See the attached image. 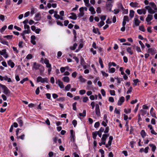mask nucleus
<instances>
[{
	"label": "nucleus",
	"mask_w": 157,
	"mask_h": 157,
	"mask_svg": "<svg viewBox=\"0 0 157 157\" xmlns=\"http://www.w3.org/2000/svg\"><path fill=\"white\" fill-rule=\"evenodd\" d=\"M6 76H2L0 75V80L1 81H2L3 80H6V78H7Z\"/></svg>",
	"instance_id": "nucleus-48"
},
{
	"label": "nucleus",
	"mask_w": 157,
	"mask_h": 157,
	"mask_svg": "<svg viewBox=\"0 0 157 157\" xmlns=\"http://www.w3.org/2000/svg\"><path fill=\"white\" fill-rule=\"evenodd\" d=\"M113 3V2H106V6L107 8V9L109 10V11H111V9L112 7V3Z\"/></svg>",
	"instance_id": "nucleus-4"
},
{
	"label": "nucleus",
	"mask_w": 157,
	"mask_h": 157,
	"mask_svg": "<svg viewBox=\"0 0 157 157\" xmlns=\"http://www.w3.org/2000/svg\"><path fill=\"white\" fill-rule=\"evenodd\" d=\"M105 24V22L103 21H101L98 24V26L99 27H101L102 26H103Z\"/></svg>",
	"instance_id": "nucleus-35"
},
{
	"label": "nucleus",
	"mask_w": 157,
	"mask_h": 157,
	"mask_svg": "<svg viewBox=\"0 0 157 157\" xmlns=\"http://www.w3.org/2000/svg\"><path fill=\"white\" fill-rule=\"evenodd\" d=\"M72 124L73 125L74 127H75L77 124V121L75 120H73L72 121Z\"/></svg>",
	"instance_id": "nucleus-54"
},
{
	"label": "nucleus",
	"mask_w": 157,
	"mask_h": 157,
	"mask_svg": "<svg viewBox=\"0 0 157 157\" xmlns=\"http://www.w3.org/2000/svg\"><path fill=\"white\" fill-rule=\"evenodd\" d=\"M89 100L88 98L87 97H85L83 98V102L84 103L86 102Z\"/></svg>",
	"instance_id": "nucleus-49"
},
{
	"label": "nucleus",
	"mask_w": 157,
	"mask_h": 157,
	"mask_svg": "<svg viewBox=\"0 0 157 157\" xmlns=\"http://www.w3.org/2000/svg\"><path fill=\"white\" fill-rule=\"evenodd\" d=\"M97 135V134L96 132H92L93 137V138L94 140H95L96 139V137Z\"/></svg>",
	"instance_id": "nucleus-43"
},
{
	"label": "nucleus",
	"mask_w": 157,
	"mask_h": 157,
	"mask_svg": "<svg viewBox=\"0 0 157 157\" xmlns=\"http://www.w3.org/2000/svg\"><path fill=\"white\" fill-rule=\"evenodd\" d=\"M29 80V79L28 78H23L22 80H21L20 82L21 84H23L25 82L28 81Z\"/></svg>",
	"instance_id": "nucleus-38"
},
{
	"label": "nucleus",
	"mask_w": 157,
	"mask_h": 157,
	"mask_svg": "<svg viewBox=\"0 0 157 157\" xmlns=\"http://www.w3.org/2000/svg\"><path fill=\"white\" fill-rule=\"evenodd\" d=\"M101 73L102 75L104 76L107 77L109 76V75L108 74L106 73L104 71H101Z\"/></svg>",
	"instance_id": "nucleus-55"
},
{
	"label": "nucleus",
	"mask_w": 157,
	"mask_h": 157,
	"mask_svg": "<svg viewBox=\"0 0 157 157\" xmlns=\"http://www.w3.org/2000/svg\"><path fill=\"white\" fill-rule=\"evenodd\" d=\"M125 100L124 98V97H121L119 99V100L117 102V105H121L124 102Z\"/></svg>",
	"instance_id": "nucleus-12"
},
{
	"label": "nucleus",
	"mask_w": 157,
	"mask_h": 157,
	"mask_svg": "<svg viewBox=\"0 0 157 157\" xmlns=\"http://www.w3.org/2000/svg\"><path fill=\"white\" fill-rule=\"evenodd\" d=\"M131 109H128V110L126 109H125L124 110V112L126 113H129L131 112Z\"/></svg>",
	"instance_id": "nucleus-41"
},
{
	"label": "nucleus",
	"mask_w": 157,
	"mask_h": 157,
	"mask_svg": "<svg viewBox=\"0 0 157 157\" xmlns=\"http://www.w3.org/2000/svg\"><path fill=\"white\" fill-rule=\"evenodd\" d=\"M71 88V85L70 84H67L65 87V90L66 91H69Z\"/></svg>",
	"instance_id": "nucleus-32"
},
{
	"label": "nucleus",
	"mask_w": 157,
	"mask_h": 157,
	"mask_svg": "<svg viewBox=\"0 0 157 157\" xmlns=\"http://www.w3.org/2000/svg\"><path fill=\"white\" fill-rule=\"evenodd\" d=\"M77 74V73L75 71L72 73V76L74 78H75L76 77Z\"/></svg>",
	"instance_id": "nucleus-62"
},
{
	"label": "nucleus",
	"mask_w": 157,
	"mask_h": 157,
	"mask_svg": "<svg viewBox=\"0 0 157 157\" xmlns=\"http://www.w3.org/2000/svg\"><path fill=\"white\" fill-rule=\"evenodd\" d=\"M96 12L97 13H100L101 12V10L100 7H98L97 8Z\"/></svg>",
	"instance_id": "nucleus-52"
},
{
	"label": "nucleus",
	"mask_w": 157,
	"mask_h": 157,
	"mask_svg": "<svg viewBox=\"0 0 157 157\" xmlns=\"http://www.w3.org/2000/svg\"><path fill=\"white\" fill-rule=\"evenodd\" d=\"M153 18L152 15L151 14L148 15L147 17L146 18V21L148 22H149Z\"/></svg>",
	"instance_id": "nucleus-16"
},
{
	"label": "nucleus",
	"mask_w": 157,
	"mask_h": 157,
	"mask_svg": "<svg viewBox=\"0 0 157 157\" xmlns=\"http://www.w3.org/2000/svg\"><path fill=\"white\" fill-rule=\"evenodd\" d=\"M134 83H133V85L135 86H136L137 85V83L139 82V81L138 79H136L133 80V81Z\"/></svg>",
	"instance_id": "nucleus-47"
},
{
	"label": "nucleus",
	"mask_w": 157,
	"mask_h": 157,
	"mask_svg": "<svg viewBox=\"0 0 157 157\" xmlns=\"http://www.w3.org/2000/svg\"><path fill=\"white\" fill-rule=\"evenodd\" d=\"M33 58V56L31 54H29L27 55L26 58L28 59H31Z\"/></svg>",
	"instance_id": "nucleus-56"
},
{
	"label": "nucleus",
	"mask_w": 157,
	"mask_h": 157,
	"mask_svg": "<svg viewBox=\"0 0 157 157\" xmlns=\"http://www.w3.org/2000/svg\"><path fill=\"white\" fill-rule=\"evenodd\" d=\"M79 79L81 82H84L85 81V79L82 77V76L80 75L79 77Z\"/></svg>",
	"instance_id": "nucleus-36"
},
{
	"label": "nucleus",
	"mask_w": 157,
	"mask_h": 157,
	"mask_svg": "<svg viewBox=\"0 0 157 157\" xmlns=\"http://www.w3.org/2000/svg\"><path fill=\"white\" fill-rule=\"evenodd\" d=\"M62 80L65 82H68L70 81V79L68 77L65 76L62 78Z\"/></svg>",
	"instance_id": "nucleus-20"
},
{
	"label": "nucleus",
	"mask_w": 157,
	"mask_h": 157,
	"mask_svg": "<svg viewBox=\"0 0 157 157\" xmlns=\"http://www.w3.org/2000/svg\"><path fill=\"white\" fill-rule=\"evenodd\" d=\"M77 46V44L76 43H75L74 44L73 47L71 48V49L72 50H74L76 48Z\"/></svg>",
	"instance_id": "nucleus-59"
},
{
	"label": "nucleus",
	"mask_w": 157,
	"mask_h": 157,
	"mask_svg": "<svg viewBox=\"0 0 157 157\" xmlns=\"http://www.w3.org/2000/svg\"><path fill=\"white\" fill-rule=\"evenodd\" d=\"M1 87L3 89V93L7 96H9L10 92L8 89L5 85H1Z\"/></svg>",
	"instance_id": "nucleus-2"
},
{
	"label": "nucleus",
	"mask_w": 157,
	"mask_h": 157,
	"mask_svg": "<svg viewBox=\"0 0 157 157\" xmlns=\"http://www.w3.org/2000/svg\"><path fill=\"white\" fill-rule=\"evenodd\" d=\"M146 110H144L143 109H141L139 112V113L140 114H141L143 116H144V115L146 114Z\"/></svg>",
	"instance_id": "nucleus-19"
},
{
	"label": "nucleus",
	"mask_w": 157,
	"mask_h": 157,
	"mask_svg": "<svg viewBox=\"0 0 157 157\" xmlns=\"http://www.w3.org/2000/svg\"><path fill=\"white\" fill-rule=\"evenodd\" d=\"M135 48L136 50L138 52H141V51L140 47L136 46L135 47Z\"/></svg>",
	"instance_id": "nucleus-58"
},
{
	"label": "nucleus",
	"mask_w": 157,
	"mask_h": 157,
	"mask_svg": "<svg viewBox=\"0 0 157 157\" xmlns=\"http://www.w3.org/2000/svg\"><path fill=\"white\" fill-rule=\"evenodd\" d=\"M111 11L113 12V13L114 14H118L120 12V10L119 9H116L114 10L113 11Z\"/></svg>",
	"instance_id": "nucleus-42"
},
{
	"label": "nucleus",
	"mask_w": 157,
	"mask_h": 157,
	"mask_svg": "<svg viewBox=\"0 0 157 157\" xmlns=\"http://www.w3.org/2000/svg\"><path fill=\"white\" fill-rule=\"evenodd\" d=\"M140 135L142 137L144 138L146 136V133L144 130H142L140 132Z\"/></svg>",
	"instance_id": "nucleus-25"
},
{
	"label": "nucleus",
	"mask_w": 157,
	"mask_h": 157,
	"mask_svg": "<svg viewBox=\"0 0 157 157\" xmlns=\"http://www.w3.org/2000/svg\"><path fill=\"white\" fill-rule=\"evenodd\" d=\"M134 10H131L130 11V13L129 14V17L131 18H132L134 16Z\"/></svg>",
	"instance_id": "nucleus-28"
},
{
	"label": "nucleus",
	"mask_w": 157,
	"mask_h": 157,
	"mask_svg": "<svg viewBox=\"0 0 157 157\" xmlns=\"http://www.w3.org/2000/svg\"><path fill=\"white\" fill-rule=\"evenodd\" d=\"M109 93L110 94L114 96L115 95V91L114 90H110Z\"/></svg>",
	"instance_id": "nucleus-57"
},
{
	"label": "nucleus",
	"mask_w": 157,
	"mask_h": 157,
	"mask_svg": "<svg viewBox=\"0 0 157 157\" xmlns=\"http://www.w3.org/2000/svg\"><path fill=\"white\" fill-rule=\"evenodd\" d=\"M109 101L111 102H113L114 101L113 98L112 97H109Z\"/></svg>",
	"instance_id": "nucleus-63"
},
{
	"label": "nucleus",
	"mask_w": 157,
	"mask_h": 157,
	"mask_svg": "<svg viewBox=\"0 0 157 157\" xmlns=\"http://www.w3.org/2000/svg\"><path fill=\"white\" fill-rule=\"evenodd\" d=\"M100 17L101 19L102 20V21H103L106 19V15H102Z\"/></svg>",
	"instance_id": "nucleus-50"
},
{
	"label": "nucleus",
	"mask_w": 157,
	"mask_h": 157,
	"mask_svg": "<svg viewBox=\"0 0 157 157\" xmlns=\"http://www.w3.org/2000/svg\"><path fill=\"white\" fill-rule=\"evenodd\" d=\"M8 65L10 66L12 68H13L15 65L14 63L11 60H9L8 62Z\"/></svg>",
	"instance_id": "nucleus-17"
},
{
	"label": "nucleus",
	"mask_w": 157,
	"mask_h": 157,
	"mask_svg": "<svg viewBox=\"0 0 157 157\" xmlns=\"http://www.w3.org/2000/svg\"><path fill=\"white\" fill-rule=\"evenodd\" d=\"M132 87H130L127 91V94H129L132 91Z\"/></svg>",
	"instance_id": "nucleus-60"
},
{
	"label": "nucleus",
	"mask_w": 157,
	"mask_h": 157,
	"mask_svg": "<svg viewBox=\"0 0 157 157\" xmlns=\"http://www.w3.org/2000/svg\"><path fill=\"white\" fill-rule=\"evenodd\" d=\"M65 98L63 97H61V98H59L57 99V100L58 101H63L64 100H65Z\"/></svg>",
	"instance_id": "nucleus-45"
},
{
	"label": "nucleus",
	"mask_w": 157,
	"mask_h": 157,
	"mask_svg": "<svg viewBox=\"0 0 157 157\" xmlns=\"http://www.w3.org/2000/svg\"><path fill=\"white\" fill-rule=\"evenodd\" d=\"M84 13L81 12H80L78 14V16L79 17H83L84 15Z\"/></svg>",
	"instance_id": "nucleus-64"
},
{
	"label": "nucleus",
	"mask_w": 157,
	"mask_h": 157,
	"mask_svg": "<svg viewBox=\"0 0 157 157\" xmlns=\"http://www.w3.org/2000/svg\"><path fill=\"white\" fill-rule=\"evenodd\" d=\"M13 37V35H8L6 36H4L3 37L6 38L8 40H11L12 39Z\"/></svg>",
	"instance_id": "nucleus-31"
},
{
	"label": "nucleus",
	"mask_w": 157,
	"mask_h": 157,
	"mask_svg": "<svg viewBox=\"0 0 157 157\" xmlns=\"http://www.w3.org/2000/svg\"><path fill=\"white\" fill-rule=\"evenodd\" d=\"M127 51L130 55H132L133 54V51L132 50L131 48V47H128L126 49Z\"/></svg>",
	"instance_id": "nucleus-26"
},
{
	"label": "nucleus",
	"mask_w": 157,
	"mask_h": 157,
	"mask_svg": "<svg viewBox=\"0 0 157 157\" xmlns=\"http://www.w3.org/2000/svg\"><path fill=\"white\" fill-rule=\"evenodd\" d=\"M56 84H58L59 86L61 89H63L64 88V86L63 84V82L59 79H58L56 80Z\"/></svg>",
	"instance_id": "nucleus-7"
},
{
	"label": "nucleus",
	"mask_w": 157,
	"mask_h": 157,
	"mask_svg": "<svg viewBox=\"0 0 157 157\" xmlns=\"http://www.w3.org/2000/svg\"><path fill=\"white\" fill-rule=\"evenodd\" d=\"M153 110L154 109L153 107H152L150 111V114L152 117L155 118H157L155 114L153 112Z\"/></svg>",
	"instance_id": "nucleus-21"
},
{
	"label": "nucleus",
	"mask_w": 157,
	"mask_h": 157,
	"mask_svg": "<svg viewBox=\"0 0 157 157\" xmlns=\"http://www.w3.org/2000/svg\"><path fill=\"white\" fill-rule=\"evenodd\" d=\"M95 111L96 114L98 117L100 116L99 106L98 104H97L95 105Z\"/></svg>",
	"instance_id": "nucleus-6"
},
{
	"label": "nucleus",
	"mask_w": 157,
	"mask_h": 157,
	"mask_svg": "<svg viewBox=\"0 0 157 157\" xmlns=\"http://www.w3.org/2000/svg\"><path fill=\"white\" fill-rule=\"evenodd\" d=\"M40 66V65L39 64L37 63L36 62H34L33 63V68L35 70H37L39 69Z\"/></svg>",
	"instance_id": "nucleus-18"
},
{
	"label": "nucleus",
	"mask_w": 157,
	"mask_h": 157,
	"mask_svg": "<svg viewBox=\"0 0 157 157\" xmlns=\"http://www.w3.org/2000/svg\"><path fill=\"white\" fill-rule=\"evenodd\" d=\"M109 135L107 134H104L102 135V137L101 139V140L105 141L106 139L109 136Z\"/></svg>",
	"instance_id": "nucleus-22"
},
{
	"label": "nucleus",
	"mask_w": 157,
	"mask_h": 157,
	"mask_svg": "<svg viewBox=\"0 0 157 157\" xmlns=\"http://www.w3.org/2000/svg\"><path fill=\"white\" fill-rule=\"evenodd\" d=\"M80 63L82 65L85 64V62L84 60V59L82 57V56L81 57Z\"/></svg>",
	"instance_id": "nucleus-37"
},
{
	"label": "nucleus",
	"mask_w": 157,
	"mask_h": 157,
	"mask_svg": "<svg viewBox=\"0 0 157 157\" xmlns=\"http://www.w3.org/2000/svg\"><path fill=\"white\" fill-rule=\"evenodd\" d=\"M79 115L80 117H85L86 116V110H84L83 113H79Z\"/></svg>",
	"instance_id": "nucleus-30"
},
{
	"label": "nucleus",
	"mask_w": 157,
	"mask_h": 157,
	"mask_svg": "<svg viewBox=\"0 0 157 157\" xmlns=\"http://www.w3.org/2000/svg\"><path fill=\"white\" fill-rule=\"evenodd\" d=\"M109 68V71H108L109 73H113L115 71V68H113V67L110 68V67H109V68Z\"/></svg>",
	"instance_id": "nucleus-27"
},
{
	"label": "nucleus",
	"mask_w": 157,
	"mask_h": 157,
	"mask_svg": "<svg viewBox=\"0 0 157 157\" xmlns=\"http://www.w3.org/2000/svg\"><path fill=\"white\" fill-rule=\"evenodd\" d=\"M0 54L3 56L5 58H7L8 57V55L6 54V50L5 49H2L0 51Z\"/></svg>",
	"instance_id": "nucleus-8"
},
{
	"label": "nucleus",
	"mask_w": 157,
	"mask_h": 157,
	"mask_svg": "<svg viewBox=\"0 0 157 157\" xmlns=\"http://www.w3.org/2000/svg\"><path fill=\"white\" fill-rule=\"evenodd\" d=\"M41 17V14L40 13H38L36 15L34 18V20L36 21H38L40 20Z\"/></svg>",
	"instance_id": "nucleus-15"
},
{
	"label": "nucleus",
	"mask_w": 157,
	"mask_h": 157,
	"mask_svg": "<svg viewBox=\"0 0 157 157\" xmlns=\"http://www.w3.org/2000/svg\"><path fill=\"white\" fill-rule=\"evenodd\" d=\"M100 125V123L99 122H96L94 125V127L95 128H98Z\"/></svg>",
	"instance_id": "nucleus-51"
},
{
	"label": "nucleus",
	"mask_w": 157,
	"mask_h": 157,
	"mask_svg": "<svg viewBox=\"0 0 157 157\" xmlns=\"http://www.w3.org/2000/svg\"><path fill=\"white\" fill-rule=\"evenodd\" d=\"M77 104V103L76 102H75L72 104L73 109L74 110H77V107L76 106Z\"/></svg>",
	"instance_id": "nucleus-40"
},
{
	"label": "nucleus",
	"mask_w": 157,
	"mask_h": 157,
	"mask_svg": "<svg viewBox=\"0 0 157 157\" xmlns=\"http://www.w3.org/2000/svg\"><path fill=\"white\" fill-rule=\"evenodd\" d=\"M71 16H70L69 18L71 19L75 20L77 19V17L76 14L74 13H70Z\"/></svg>",
	"instance_id": "nucleus-14"
},
{
	"label": "nucleus",
	"mask_w": 157,
	"mask_h": 157,
	"mask_svg": "<svg viewBox=\"0 0 157 157\" xmlns=\"http://www.w3.org/2000/svg\"><path fill=\"white\" fill-rule=\"evenodd\" d=\"M117 7L119 9H121L122 10L124 9V8L121 3H119L117 4Z\"/></svg>",
	"instance_id": "nucleus-33"
},
{
	"label": "nucleus",
	"mask_w": 157,
	"mask_h": 157,
	"mask_svg": "<svg viewBox=\"0 0 157 157\" xmlns=\"http://www.w3.org/2000/svg\"><path fill=\"white\" fill-rule=\"evenodd\" d=\"M137 12L139 15H141L142 14L144 15L146 14V11L144 9H141L137 10Z\"/></svg>",
	"instance_id": "nucleus-11"
},
{
	"label": "nucleus",
	"mask_w": 157,
	"mask_h": 157,
	"mask_svg": "<svg viewBox=\"0 0 157 157\" xmlns=\"http://www.w3.org/2000/svg\"><path fill=\"white\" fill-rule=\"evenodd\" d=\"M139 29L140 30L143 32H144L145 29H144V26L143 25L140 26L139 27Z\"/></svg>",
	"instance_id": "nucleus-46"
},
{
	"label": "nucleus",
	"mask_w": 157,
	"mask_h": 157,
	"mask_svg": "<svg viewBox=\"0 0 157 157\" xmlns=\"http://www.w3.org/2000/svg\"><path fill=\"white\" fill-rule=\"evenodd\" d=\"M129 21V18L127 16H124L123 17V21L122 22V25H125L126 22H128Z\"/></svg>",
	"instance_id": "nucleus-9"
},
{
	"label": "nucleus",
	"mask_w": 157,
	"mask_h": 157,
	"mask_svg": "<svg viewBox=\"0 0 157 157\" xmlns=\"http://www.w3.org/2000/svg\"><path fill=\"white\" fill-rule=\"evenodd\" d=\"M7 28V26L6 25L4 26L0 30L1 33H2Z\"/></svg>",
	"instance_id": "nucleus-39"
},
{
	"label": "nucleus",
	"mask_w": 157,
	"mask_h": 157,
	"mask_svg": "<svg viewBox=\"0 0 157 157\" xmlns=\"http://www.w3.org/2000/svg\"><path fill=\"white\" fill-rule=\"evenodd\" d=\"M18 124H19V126L20 127H21L23 125V121L21 120V117H19L17 119V120Z\"/></svg>",
	"instance_id": "nucleus-23"
},
{
	"label": "nucleus",
	"mask_w": 157,
	"mask_h": 157,
	"mask_svg": "<svg viewBox=\"0 0 157 157\" xmlns=\"http://www.w3.org/2000/svg\"><path fill=\"white\" fill-rule=\"evenodd\" d=\"M149 5L151 6L152 8L154 9L153 10L155 13L157 12V7L154 2H150L149 3Z\"/></svg>",
	"instance_id": "nucleus-10"
},
{
	"label": "nucleus",
	"mask_w": 157,
	"mask_h": 157,
	"mask_svg": "<svg viewBox=\"0 0 157 157\" xmlns=\"http://www.w3.org/2000/svg\"><path fill=\"white\" fill-rule=\"evenodd\" d=\"M89 10L90 11L92 14H94L96 13L94 9L93 6H91L89 8Z\"/></svg>",
	"instance_id": "nucleus-24"
},
{
	"label": "nucleus",
	"mask_w": 157,
	"mask_h": 157,
	"mask_svg": "<svg viewBox=\"0 0 157 157\" xmlns=\"http://www.w3.org/2000/svg\"><path fill=\"white\" fill-rule=\"evenodd\" d=\"M70 137L71 138V141L74 142L75 140V135H71Z\"/></svg>",
	"instance_id": "nucleus-53"
},
{
	"label": "nucleus",
	"mask_w": 157,
	"mask_h": 157,
	"mask_svg": "<svg viewBox=\"0 0 157 157\" xmlns=\"http://www.w3.org/2000/svg\"><path fill=\"white\" fill-rule=\"evenodd\" d=\"M139 3L136 2H132L130 3V5L133 8L139 7Z\"/></svg>",
	"instance_id": "nucleus-13"
},
{
	"label": "nucleus",
	"mask_w": 157,
	"mask_h": 157,
	"mask_svg": "<svg viewBox=\"0 0 157 157\" xmlns=\"http://www.w3.org/2000/svg\"><path fill=\"white\" fill-rule=\"evenodd\" d=\"M36 82H41V83H44L48 82V79L47 78H43L41 76H38L36 79Z\"/></svg>",
	"instance_id": "nucleus-3"
},
{
	"label": "nucleus",
	"mask_w": 157,
	"mask_h": 157,
	"mask_svg": "<svg viewBox=\"0 0 157 157\" xmlns=\"http://www.w3.org/2000/svg\"><path fill=\"white\" fill-rule=\"evenodd\" d=\"M86 90H81L79 91V93L80 94L82 95L86 93Z\"/></svg>",
	"instance_id": "nucleus-44"
},
{
	"label": "nucleus",
	"mask_w": 157,
	"mask_h": 157,
	"mask_svg": "<svg viewBox=\"0 0 157 157\" xmlns=\"http://www.w3.org/2000/svg\"><path fill=\"white\" fill-rule=\"evenodd\" d=\"M145 9L146 10H147L148 12L150 14H153L155 13V11L152 9L151 7L150 6H147L145 7Z\"/></svg>",
	"instance_id": "nucleus-5"
},
{
	"label": "nucleus",
	"mask_w": 157,
	"mask_h": 157,
	"mask_svg": "<svg viewBox=\"0 0 157 157\" xmlns=\"http://www.w3.org/2000/svg\"><path fill=\"white\" fill-rule=\"evenodd\" d=\"M84 2L85 3V5L87 7L90 6V5L89 3V0H83Z\"/></svg>",
	"instance_id": "nucleus-34"
},
{
	"label": "nucleus",
	"mask_w": 157,
	"mask_h": 157,
	"mask_svg": "<svg viewBox=\"0 0 157 157\" xmlns=\"http://www.w3.org/2000/svg\"><path fill=\"white\" fill-rule=\"evenodd\" d=\"M149 146L152 147V151H155L156 149V147L153 144H150L149 145Z\"/></svg>",
	"instance_id": "nucleus-29"
},
{
	"label": "nucleus",
	"mask_w": 157,
	"mask_h": 157,
	"mask_svg": "<svg viewBox=\"0 0 157 157\" xmlns=\"http://www.w3.org/2000/svg\"><path fill=\"white\" fill-rule=\"evenodd\" d=\"M101 93L103 96H105V92L104 89H102L101 90Z\"/></svg>",
	"instance_id": "nucleus-61"
},
{
	"label": "nucleus",
	"mask_w": 157,
	"mask_h": 157,
	"mask_svg": "<svg viewBox=\"0 0 157 157\" xmlns=\"http://www.w3.org/2000/svg\"><path fill=\"white\" fill-rule=\"evenodd\" d=\"M138 16L137 15L135 16V17L134 19V25H133V27H135V26H138L140 23V21L138 19Z\"/></svg>",
	"instance_id": "nucleus-1"
}]
</instances>
